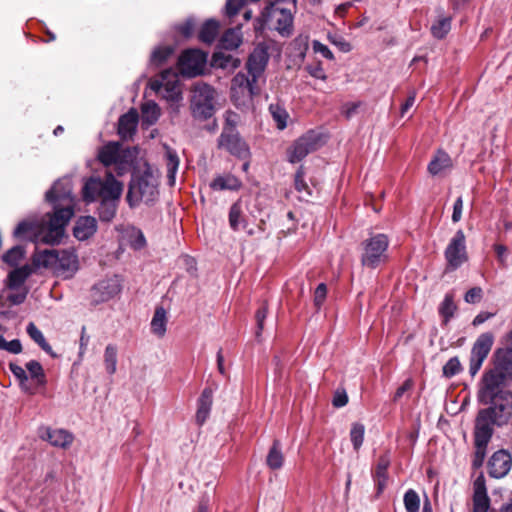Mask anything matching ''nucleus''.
<instances>
[{"label":"nucleus","mask_w":512,"mask_h":512,"mask_svg":"<svg viewBox=\"0 0 512 512\" xmlns=\"http://www.w3.org/2000/svg\"><path fill=\"white\" fill-rule=\"evenodd\" d=\"M304 176H305L304 168H303V166H300L295 173V179H294L295 189L301 194L310 196L311 190H310L308 184L305 182Z\"/></svg>","instance_id":"nucleus-46"},{"label":"nucleus","mask_w":512,"mask_h":512,"mask_svg":"<svg viewBox=\"0 0 512 512\" xmlns=\"http://www.w3.org/2000/svg\"><path fill=\"white\" fill-rule=\"evenodd\" d=\"M138 124V113L136 110L131 109L119 118L118 121V134L123 139H129L136 131Z\"/></svg>","instance_id":"nucleus-23"},{"label":"nucleus","mask_w":512,"mask_h":512,"mask_svg":"<svg viewBox=\"0 0 512 512\" xmlns=\"http://www.w3.org/2000/svg\"><path fill=\"white\" fill-rule=\"evenodd\" d=\"M97 231V221L92 216H81L73 228V235L80 241L89 239Z\"/></svg>","instance_id":"nucleus-22"},{"label":"nucleus","mask_w":512,"mask_h":512,"mask_svg":"<svg viewBox=\"0 0 512 512\" xmlns=\"http://www.w3.org/2000/svg\"><path fill=\"white\" fill-rule=\"evenodd\" d=\"M333 406L340 408L348 403V396L345 391H336L333 397Z\"/></svg>","instance_id":"nucleus-60"},{"label":"nucleus","mask_w":512,"mask_h":512,"mask_svg":"<svg viewBox=\"0 0 512 512\" xmlns=\"http://www.w3.org/2000/svg\"><path fill=\"white\" fill-rule=\"evenodd\" d=\"M26 331L30 338L35 343H37L42 350H44L50 356L56 357V354L53 352L50 344L46 341L43 333L37 328V326L33 322L28 323Z\"/></svg>","instance_id":"nucleus-31"},{"label":"nucleus","mask_w":512,"mask_h":512,"mask_svg":"<svg viewBox=\"0 0 512 512\" xmlns=\"http://www.w3.org/2000/svg\"><path fill=\"white\" fill-rule=\"evenodd\" d=\"M165 160L167 168V177L171 185L175 182V176L179 167V157L177 152L168 146H165Z\"/></svg>","instance_id":"nucleus-33"},{"label":"nucleus","mask_w":512,"mask_h":512,"mask_svg":"<svg viewBox=\"0 0 512 512\" xmlns=\"http://www.w3.org/2000/svg\"><path fill=\"white\" fill-rule=\"evenodd\" d=\"M40 437L47 440L52 446L66 449L73 442V435L64 429L45 428Z\"/></svg>","instance_id":"nucleus-21"},{"label":"nucleus","mask_w":512,"mask_h":512,"mask_svg":"<svg viewBox=\"0 0 512 512\" xmlns=\"http://www.w3.org/2000/svg\"><path fill=\"white\" fill-rule=\"evenodd\" d=\"M150 326L151 332L157 337L162 338L165 335L167 326V312L164 307H156Z\"/></svg>","instance_id":"nucleus-28"},{"label":"nucleus","mask_w":512,"mask_h":512,"mask_svg":"<svg viewBox=\"0 0 512 512\" xmlns=\"http://www.w3.org/2000/svg\"><path fill=\"white\" fill-rule=\"evenodd\" d=\"M26 369L36 386H44L46 384V377L43 367L38 361L31 360L27 362Z\"/></svg>","instance_id":"nucleus-37"},{"label":"nucleus","mask_w":512,"mask_h":512,"mask_svg":"<svg viewBox=\"0 0 512 512\" xmlns=\"http://www.w3.org/2000/svg\"><path fill=\"white\" fill-rule=\"evenodd\" d=\"M361 246V264L364 267L375 269L387 261L389 239L385 234H374L364 240Z\"/></svg>","instance_id":"nucleus-9"},{"label":"nucleus","mask_w":512,"mask_h":512,"mask_svg":"<svg viewBox=\"0 0 512 512\" xmlns=\"http://www.w3.org/2000/svg\"><path fill=\"white\" fill-rule=\"evenodd\" d=\"M452 167V160L448 153L439 150L434 158L428 164V171L431 175L436 176L441 172Z\"/></svg>","instance_id":"nucleus-25"},{"label":"nucleus","mask_w":512,"mask_h":512,"mask_svg":"<svg viewBox=\"0 0 512 512\" xmlns=\"http://www.w3.org/2000/svg\"><path fill=\"white\" fill-rule=\"evenodd\" d=\"M260 93L257 81H251L245 72H238L231 80L230 97L233 104L241 111L253 108V98Z\"/></svg>","instance_id":"nucleus-7"},{"label":"nucleus","mask_w":512,"mask_h":512,"mask_svg":"<svg viewBox=\"0 0 512 512\" xmlns=\"http://www.w3.org/2000/svg\"><path fill=\"white\" fill-rule=\"evenodd\" d=\"M150 87L167 101L178 102L181 99L179 77L173 69L162 71L157 79L150 82Z\"/></svg>","instance_id":"nucleus-11"},{"label":"nucleus","mask_w":512,"mask_h":512,"mask_svg":"<svg viewBox=\"0 0 512 512\" xmlns=\"http://www.w3.org/2000/svg\"><path fill=\"white\" fill-rule=\"evenodd\" d=\"M231 56H224L222 53H215L213 55V62L215 66H219L221 68H226L228 66V62L230 61Z\"/></svg>","instance_id":"nucleus-63"},{"label":"nucleus","mask_w":512,"mask_h":512,"mask_svg":"<svg viewBox=\"0 0 512 512\" xmlns=\"http://www.w3.org/2000/svg\"><path fill=\"white\" fill-rule=\"evenodd\" d=\"M241 186V181L232 174L218 175L210 183L211 189L215 191L222 190H238Z\"/></svg>","instance_id":"nucleus-26"},{"label":"nucleus","mask_w":512,"mask_h":512,"mask_svg":"<svg viewBox=\"0 0 512 512\" xmlns=\"http://www.w3.org/2000/svg\"><path fill=\"white\" fill-rule=\"evenodd\" d=\"M482 295H483V291L480 287H473L466 292V294L464 296V300L467 303L476 304L481 301Z\"/></svg>","instance_id":"nucleus-54"},{"label":"nucleus","mask_w":512,"mask_h":512,"mask_svg":"<svg viewBox=\"0 0 512 512\" xmlns=\"http://www.w3.org/2000/svg\"><path fill=\"white\" fill-rule=\"evenodd\" d=\"M313 50L316 53L321 54L324 58H326L328 60L334 59V55H333L332 51L328 48V46L324 45L323 43H321L319 41L313 42Z\"/></svg>","instance_id":"nucleus-55"},{"label":"nucleus","mask_w":512,"mask_h":512,"mask_svg":"<svg viewBox=\"0 0 512 512\" xmlns=\"http://www.w3.org/2000/svg\"><path fill=\"white\" fill-rule=\"evenodd\" d=\"M305 70L309 73L310 76L316 79H320L325 81L327 79V75L322 67L320 62H315L311 64H307L305 66Z\"/></svg>","instance_id":"nucleus-50"},{"label":"nucleus","mask_w":512,"mask_h":512,"mask_svg":"<svg viewBox=\"0 0 512 512\" xmlns=\"http://www.w3.org/2000/svg\"><path fill=\"white\" fill-rule=\"evenodd\" d=\"M284 456L281 451V444L279 440H274L272 447L266 458L268 467L272 470L280 469L283 466Z\"/></svg>","instance_id":"nucleus-35"},{"label":"nucleus","mask_w":512,"mask_h":512,"mask_svg":"<svg viewBox=\"0 0 512 512\" xmlns=\"http://www.w3.org/2000/svg\"><path fill=\"white\" fill-rule=\"evenodd\" d=\"M216 90L209 84L197 82L192 88L190 108L196 119L207 120L215 113Z\"/></svg>","instance_id":"nucleus-8"},{"label":"nucleus","mask_w":512,"mask_h":512,"mask_svg":"<svg viewBox=\"0 0 512 512\" xmlns=\"http://www.w3.org/2000/svg\"><path fill=\"white\" fill-rule=\"evenodd\" d=\"M9 369H10V371L12 372V374L14 375V377L18 381L19 380H24L25 381L27 373H26V371H25V369L23 367H21L18 364H15V363H10L9 364Z\"/></svg>","instance_id":"nucleus-61"},{"label":"nucleus","mask_w":512,"mask_h":512,"mask_svg":"<svg viewBox=\"0 0 512 512\" xmlns=\"http://www.w3.org/2000/svg\"><path fill=\"white\" fill-rule=\"evenodd\" d=\"M219 32V22L214 19L207 20L199 31L200 41L211 44L216 39Z\"/></svg>","instance_id":"nucleus-32"},{"label":"nucleus","mask_w":512,"mask_h":512,"mask_svg":"<svg viewBox=\"0 0 512 512\" xmlns=\"http://www.w3.org/2000/svg\"><path fill=\"white\" fill-rule=\"evenodd\" d=\"M268 314V308L266 304H263L257 311H256V323H257V331L256 336L259 337L262 333V330L264 328V321Z\"/></svg>","instance_id":"nucleus-53"},{"label":"nucleus","mask_w":512,"mask_h":512,"mask_svg":"<svg viewBox=\"0 0 512 512\" xmlns=\"http://www.w3.org/2000/svg\"><path fill=\"white\" fill-rule=\"evenodd\" d=\"M390 465V457L388 454L382 455L378 459L374 477H388L387 470Z\"/></svg>","instance_id":"nucleus-51"},{"label":"nucleus","mask_w":512,"mask_h":512,"mask_svg":"<svg viewBox=\"0 0 512 512\" xmlns=\"http://www.w3.org/2000/svg\"><path fill=\"white\" fill-rule=\"evenodd\" d=\"M45 200L52 206L53 212L47 213V221L23 220L14 229L16 238L32 239L43 233L41 241L46 244H58L64 236L65 227L74 215L75 196L69 178L54 182L46 192Z\"/></svg>","instance_id":"nucleus-2"},{"label":"nucleus","mask_w":512,"mask_h":512,"mask_svg":"<svg viewBox=\"0 0 512 512\" xmlns=\"http://www.w3.org/2000/svg\"><path fill=\"white\" fill-rule=\"evenodd\" d=\"M228 218L229 226L233 231L247 230V220L239 202H235L231 205Z\"/></svg>","instance_id":"nucleus-27"},{"label":"nucleus","mask_w":512,"mask_h":512,"mask_svg":"<svg viewBox=\"0 0 512 512\" xmlns=\"http://www.w3.org/2000/svg\"><path fill=\"white\" fill-rule=\"evenodd\" d=\"M33 263L37 267L51 269L64 279L72 278L79 269L78 256L74 250L46 249L35 254Z\"/></svg>","instance_id":"nucleus-4"},{"label":"nucleus","mask_w":512,"mask_h":512,"mask_svg":"<svg viewBox=\"0 0 512 512\" xmlns=\"http://www.w3.org/2000/svg\"><path fill=\"white\" fill-rule=\"evenodd\" d=\"M178 30L184 37H190L194 30V21L192 19H188L184 24L178 27Z\"/></svg>","instance_id":"nucleus-62"},{"label":"nucleus","mask_w":512,"mask_h":512,"mask_svg":"<svg viewBox=\"0 0 512 512\" xmlns=\"http://www.w3.org/2000/svg\"><path fill=\"white\" fill-rule=\"evenodd\" d=\"M130 164H131V153L129 152V154H125L124 156H122V158H120L116 163H114L112 165V166H114V170L111 172L113 173L114 176H115V174L117 176H122L129 170ZM108 172L109 171H107L106 174Z\"/></svg>","instance_id":"nucleus-47"},{"label":"nucleus","mask_w":512,"mask_h":512,"mask_svg":"<svg viewBox=\"0 0 512 512\" xmlns=\"http://www.w3.org/2000/svg\"><path fill=\"white\" fill-rule=\"evenodd\" d=\"M361 106V102H349L343 106L342 113L349 119L357 113L358 108Z\"/></svg>","instance_id":"nucleus-59"},{"label":"nucleus","mask_w":512,"mask_h":512,"mask_svg":"<svg viewBox=\"0 0 512 512\" xmlns=\"http://www.w3.org/2000/svg\"><path fill=\"white\" fill-rule=\"evenodd\" d=\"M118 349L115 344H108L104 350V366L109 375H113L117 370Z\"/></svg>","instance_id":"nucleus-36"},{"label":"nucleus","mask_w":512,"mask_h":512,"mask_svg":"<svg viewBox=\"0 0 512 512\" xmlns=\"http://www.w3.org/2000/svg\"><path fill=\"white\" fill-rule=\"evenodd\" d=\"M125 154H129L128 149H122L121 144L118 142H109L99 149L97 157L100 163L108 168Z\"/></svg>","instance_id":"nucleus-20"},{"label":"nucleus","mask_w":512,"mask_h":512,"mask_svg":"<svg viewBox=\"0 0 512 512\" xmlns=\"http://www.w3.org/2000/svg\"><path fill=\"white\" fill-rule=\"evenodd\" d=\"M0 349L6 350L13 354H19L22 352V344L19 339L6 341L5 338L0 335Z\"/></svg>","instance_id":"nucleus-49"},{"label":"nucleus","mask_w":512,"mask_h":512,"mask_svg":"<svg viewBox=\"0 0 512 512\" xmlns=\"http://www.w3.org/2000/svg\"><path fill=\"white\" fill-rule=\"evenodd\" d=\"M413 387V381L411 379H406L403 384L397 388L395 394H394V397H393V401L394 402H397L399 401V399L406 393L408 392L409 390H411Z\"/></svg>","instance_id":"nucleus-57"},{"label":"nucleus","mask_w":512,"mask_h":512,"mask_svg":"<svg viewBox=\"0 0 512 512\" xmlns=\"http://www.w3.org/2000/svg\"><path fill=\"white\" fill-rule=\"evenodd\" d=\"M297 10V0H276L270 2L262 12L266 19L275 21V29L285 37L293 32L294 13Z\"/></svg>","instance_id":"nucleus-5"},{"label":"nucleus","mask_w":512,"mask_h":512,"mask_svg":"<svg viewBox=\"0 0 512 512\" xmlns=\"http://www.w3.org/2000/svg\"><path fill=\"white\" fill-rule=\"evenodd\" d=\"M472 502V512H488L490 508V498L487 494L486 482L483 475H479L474 480Z\"/></svg>","instance_id":"nucleus-18"},{"label":"nucleus","mask_w":512,"mask_h":512,"mask_svg":"<svg viewBox=\"0 0 512 512\" xmlns=\"http://www.w3.org/2000/svg\"><path fill=\"white\" fill-rule=\"evenodd\" d=\"M122 192L123 184L112 172H108L104 180L90 177L82 187V197L86 203L100 201L98 216L104 222H110L115 217Z\"/></svg>","instance_id":"nucleus-3"},{"label":"nucleus","mask_w":512,"mask_h":512,"mask_svg":"<svg viewBox=\"0 0 512 512\" xmlns=\"http://www.w3.org/2000/svg\"><path fill=\"white\" fill-rule=\"evenodd\" d=\"M404 506L407 512H419L420 498L413 489H408L403 498Z\"/></svg>","instance_id":"nucleus-44"},{"label":"nucleus","mask_w":512,"mask_h":512,"mask_svg":"<svg viewBox=\"0 0 512 512\" xmlns=\"http://www.w3.org/2000/svg\"><path fill=\"white\" fill-rule=\"evenodd\" d=\"M489 475L493 478H502L511 469V456L505 450L496 451L490 458Z\"/></svg>","instance_id":"nucleus-19"},{"label":"nucleus","mask_w":512,"mask_h":512,"mask_svg":"<svg viewBox=\"0 0 512 512\" xmlns=\"http://www.w3.org/2000/svg\"><path fill=\"white\" fill-rule=\"evenodd\" d=\"M462 211H463V198L462 196H459L453 205V213L451 216L452 222L457 223L462 218Z\"/></svg>","instance_id":"nucleus-56"},{"label":"nucleus","mask_w":512,"mask_h":512,"mask_svg":"<svg viewBox=\"0 0 512 512\" xmlns=\"http://www.w3.org/2000/svg\"><path fill=\"white\" fill-rule=\"evenodd\" d=\"M173 54V48L170 46L159 47L152 52L151 62L156 65H162Z\"/></svg>","instance_id":"nucleus-45"},{"label":"nucleus","mask_w":512,"mask_h":512,"mask_svg":"<svg viewBox=\"0 0 512 512\" xmlns=\"http://www.w3.org/2000/svg\"><path fill=\"white\" fill-rule=\"evenodd\" d=\"M128 243L134 250H140L145 247L146 239L141 230L131 228L127 231Z\"/></svg>","instance_id":"nucleus-42"},{"label":"nucleus","mask_w":512,"mask_h":512,"mask_svg":"<svg viewBox=\"0 0 512 512\" xmlns=\"http://www.w3.org/2000/svg\"><path fill=\"white\" fill-rule=\"evenodd\" d=\"M327 287L324 283H320L314 293V301L317 306H320L326 298Z\"/></svg>","instance_id":"nucleus-58"},{"label":"nucleus","mask_w":512,"mask_h":512,"mask_svg":"<svg viewBox=\"0 0 512 512\" xmlns=\"http://www.w3.org/2000/svg\"><path fill=\"white\" fill-rule=\"evenodd\" d=\"M452 18L440 16L431 26V33L437 39H443L451 29Z\"/></svg>","instance_id":"nucleus-39"},{"label":"nucleus","mask_w":512,"mask_h":512,"mask_svg":"<svg viewBox=\"0 0 512 512\" xmlns=\"http://www.w3.org/2000/svg\"><path fill=\"white\" fill-rule=\"evenodd\" d=\"M461 371V363L458 357L450 358L443 366V375L447 378H451L457 375Z\"/></svg>","instance_id":"nucleus-48"},{"label":"nucleus","mask_w":512,"mask_h":512,"mask_svg":"<svg viewBox=\"0 0 512 512\" xmlns=\"http://www.w3.org/2000/svg\"><path fill=\"white\" fill-rule=\"evenodd\" d=\"M25 253H26V251L23 246L16 245V246L12 247L11 249L7 250L2 255V261L11 267H16L21 262V260L25 257Z\"/></svg>","instance_id":"nucleus-38"},{"label":"nucleus","mask_w":512,"mask_h":512,"mask_svg":"<svg viewBox=\"0 0 512 512\" xmlns=\"http://www.w3.org/2000/svg\"><path fill=\"white\" fill-rule=\"evenodd\" d=\"M325 144L324 136L315 130H309L299 137L288 150V161L297 163L308 154L318 150Z\"/></svg>","instance_id":"nucleus-10"},{"label":"nucleus","mask_w":512,"mask_h":512,"mask_svg":"<svg viewBox=\"0 0 512 512\" xmlns=\"http://www.w3.org/2000/svg\"><path fill=\"white\" fill-rule=\"evenodd\" d=\"M241 42L242 37L240 28H230L222 35L220 39V46L226 50H235L240 46Z\"/></svg>","instance_id":"nucleus-30"},{"label":"nucleus","mask_w":512,"mask_h":512,"mask_svg":"<svg viewBox=\"0 0 512 512\" xmlns=\"http://www.w3.org/2000/svg\"><path fill=\"white\" fill-rule=\"evenodd\" d=\"M26 295H27L26 291L19 292V293H12L8 296V300L14 305H19L25 301Z\"/></svg>","instance_id":"nucleus-64"},{"label":"nucleus","mask_w":512,"mask_h":512,"mask_svg":"<svg viewBox=\"0 0 512 512\" xmlns=\"http://www.w3.org/2000/svg\"><path fill=\"white\" fill-rule=\"evenodd\" d=\"M212 407V391L208 388L204 389L198 399V407L196 412V422L203 425L210 415Z\"/></svg>","instance_id":"nucleus-24"},{"label":"nucleus","mask_w":512,"mask_h":512,"mask_svg":"<svg viewBox=\"0 0 512 512\" xmlns=\"http://www.w3.org/2000/svg\"><path fill=\"white\" fill-rule=\"evenodd\" d=\"M269 55L267 49L263 46H257L250 54L246 62V75H249L251 81H257L262 77L268 64Z\"/></svg>","instance_id":"nucleus-17"},{"label":"nucleus","mask_w":512,"mask_h":512,"mask_svg":"<svg viewBox=\"0 0 512 512\" xmlns=\"http://www.w3.org/2000/svg\"><path fill=\"white\" fill-rule=\"evenodd\" d=\"M444 256L450 270L458 269L468 260L466 237L463 230L459 229L455 232L444 251Z\"/></svg>","instance_id":"nucleus-12"},{"label":"nucleus","mask_w":512,"mask_h":512,"mask_svg":"<svg viewBox=\"0 0 512 512\" xmlns=\"http://www.w3.org/2000/svg\"><path fill=\"white\" fill-rule=\"evenodd\" d=\"M494 343V335L491 332L482 333L474 342L469 363V373L475 376L482 367Z\"/></svg>","instance_id":"nucleus-13"},{"label":"nucleus","mask_w":512,"mask_h":512,"mask_svg":"<svg viewBox=\"0 0 512 512\" xmlns=\"http://www.w3.org/2000/svg\"><path fill=\"white\" fill-rule=\"evenodd\" d=\"M365 426L361 423H353L350 430V439L355 451H358L363 444Z\"/></svg>","instance_id":"nucleus-43"},{"label":"nucleus","mask_w":512,"mask_h":512,"mask_svg":"<svg viewBox=\"0 0 512 512\" xmlns=\"http://www.w3.org/2000/svg\"><path fill=\"white\" fill-rule=\"evenodd\" d=\"M512 331L505 337L503 346L492 356V367L487 369L478 384L477 401L485 405L478 411L474 424L475 465H481L494 434V426L512 424Z\"/></svg>","instance_id":"nucleus-1"},{"label":"nucleus","mask_w":512,"mask_h":512,"mask_svg":"<svg viewBox=\"0 0 512 512\" xmlns=\"http://www.w3.org/2000/svg\"><path fill=\"white\" fill-rule=\"evenodd\" d=\"M457 307L454 303L453 295L446 294L444 300L439 306V314L443 317L444 324H447L450 319L454 316Z\"/></svg>","instance_id":"nucleus-40"},{"label":"nucleus","mask_w":512,"mask_h":512,"mask_svg":"<svg viewBox=\"0 0 512 512\" xmlns=\"http://www.w3.org/2000/svg\"><path fill=\"white\" fill-rule=\"evenodd\" d=\"M269 112L273 120L277 124V128L283 130L287 126L288 113L287 111L278 104H270Z\"/></svg>","instance_id":"nucleus-41"},{"label":"nucleus","mask_w":512,"mask_h":512,"mask_svg":"<svg viewBox=\"0 0 512 512\" xmlns=\"http://www.w3.org/2000/svg\"><path fill=\"white\" fill-rule=\"evenodd\" d=\"M158 180L150 172L133 178L129 184L127 201L130 207L137 206L140 202L153 203L158 197Z\"/></svg>","instance_id":"nucleus-6"},{"label":"nucleus","mask_w":512,"mask_h":512,"mask_svg":"<svg viewBox=\"0 0 512 512\" xmlns=\"http://www.w3.org/2000/svg\"><path fill=\"white\" fill-rule=\"evenodd\" d=\"M207 54L199 49H188L178 59V68L183 76L194 77L202 73Z\"/></svg>","instance_id":"nucleus-14"},{"label":"nucleus","mask_w":512,"mask_h":512,"mask_svg":"<svg viewBox=\"0 0 512 512\" xmlns=\"http://www.w3.org/2000/svg\"><path fill=\"white\" fill-rule=\"evenodd\" d=\"M142 124L151 126L160 117V108L154 101H147L142 105Z\"/></svg>","instance_id":"nucleus-34"},{"label":"nucleus","mask_w":512,"mask_h":512,"mask_svg":"<svg viewBox=\"0 0 512 512\" xmlns=\"http://www.w3.org/2000/svg\"><path fill=\"white\" fill-rule=\"evenodd\" d=\"M218 146L238 158H246L249 156L247 144L233 126L223 129L218 139Z\"/></svg>","instance_id":"nucleus-15"},{"label":"nucleus","mask_w":512,"mask_h":512,"mask_svg":"<svg viewBox=\"0 0 512 512\" xmlns=\"http://www.w3.org/2000/svg\"><path fill=\"white\" fill-rule=\"evenodd\" d=\"M247 0H227L225 5V13L228 17L235 16L244 6Z\"/></svg>","instance_id":"nucleus-52"},{"label":"nucleus","mask_w":512,"mask_h":512,"mask_svg":"<svg viewBox=\"0 0 512 512\" xmlns=\"http://www.w3.org/2000/svg\"><path fill=\"white\" fill-rule=\"evenodd\" d=\"M31 273L32 269L27 264L19 268H15L8 275V287L10 289H16L22 286Z\"/></svg>","instance_id":"nucleus-29"},{"label":"nucleus","mask_w":512,"mask_h":512,"mask_svg":"<svg viewBox=\"0 0 512 512\" xmlns=\"http://www.w3.org/2000/svg\"><path fill=\"white\" fill-rule=\"evenodd\" d=\"M122 286L117 277L103 279L91 288V299L94 304L107 302L121 292Z\"/></svg>","instance_id":"nucleus-16"}]
</instances>
